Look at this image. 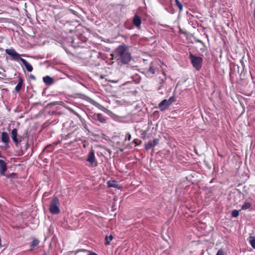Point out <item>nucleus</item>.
Segmentation results:
<instances>
[{"label": "nucleus", "instance_id": "23", "mask_svg": "<svg viewBox=\"0 0 255 255\" xmlns=\"http://www.w3.org/2000/svg\"><path fill=\"white\" fill-rule=\"evenodd\" d=\"M73 113L78 117V118L79 119V120L81 121L82 123H84V120L82 119L81 116L79 114L74 111H73Z\"/></svg>", "mask_w": 255, "mask_h": 255}, {"label": "nucleus", "instance_id": "6", "mask_svg": "<svg viewBox=\"0 0 255 255\" xmlns=\"http://www.w3.org/2000/svg\"><path fill=\"white\" fill-rule=\"evenodd\" d=\"M87 161L90 162L92 165H93L95 163L94 166L97 165V163H96L95 153L93 150H91V151L89 153Z\"/></svg>", "mask_w": 255, "mask_h": 255}, {"label": "nucleus", "instance_id": "2", "mask_svg": "<svg viewBox=\"0 0 255 255\" xmlns=\"http://www.w3.org/2000/svg\"><path fill=\"white\" fill-rule=\"evenodd\" d=\"M5 51L7 54L11 57L13 60L16 61H21L27 71L29 72L32 71L33 67L31 65L28 63L26 60L21 58L20 54L18 53L14 49H6Z\"/></svg>", "mask_w": 255, "mask_h": 255}, {"label": "nucleus", "instance_id": "21", "mask_svg": "<svg viewBox=\"0 0 255 255\" xmlns=\"http://www.w3.org/2000/svg\"><path fill=\"white\" fill-rule=\"evenodd\" d=\"M239 216V211L237 210H234L232 212V216L233 217H237Z\"/></svg>", "mask_w": 255, "mask_h": 255}, {"label": "nucleus", "instance_id": "32", "mask_svg": "<svg viewBox=\"0 0 255 255\" xmlns=\"http://www.w3.org/2000/svg\"><path fill=\"white\" fill-rule=\"evenodd\" d=\"M0 157H1L2 156L0 155Z\"/></svg>", "mask_w": 255, "mask_h": 255}, {"label": "nucleus", "instance_id": "33", "mask_svg": "<svg viewBox=\"0 0 255 255\" xmlns=\"http://www.w3.org/2000/svg\"><path fill=\"white\" fill-rule=\"evenodd\" d=\"M44 255H46V254H44Z\"/></svg>", "mask_w": 255, "mask_h": 255}, {"label": "nucleus", "instance_id": "31", "mask_svg": "<svg viewBox=\"0 0 255 255\" xmlns=\"http://www.w3.org/2000/svg\"><path fill=\"white\" fill-rule=\"evenodd\" d=\"M156 113L154 112V114H153V117H155L156 116Z\"/></svg>", "mask_w": 255, "mask_h": 255}, {"label": "nucleus", "instance_id": "16", "mask_svg": "<svg viewBox=\"0 0 255 255\" xmlns=\"http://www.w3.org/2000/svg\"><path fill=\"white\" fill-rule=\"evenodd\" d=\"M97 119L101 123H105L106 122L104 117L101 114H97L96 115Z\"/></svg>", "mask_w": 255, "mask_h": 255}, {"label": "nucleus", "instance_id": "9", "mask_svg": "<svg viewBox=\"0 0 255 255\" xmlns=\"http://www.w3.org/2000/svg\"><path fill=\"white\" fill-rule=\"evenodd\" d=\"M43 81L47 85H51L54 84V80L49 76H46L43 77Z\"/></svg>", "mask_w": 255, "mask_h": 255}, {"label": "nucleus", "instance_id": "24", "mask_svg": "<svg viewBox=\"0 0 255 255\" xmlns=\"http://www.w3.org/2000/svg\"><path fill=\"white\" fill-rule=\"evenodd\" d=\"M216 255H225V254L224 251L221 249L218 251Z\"/></svg>", "mask_w": 255, "mask_h": 255}, {"label": "nucleus", "instance_id": "4", "mask_svg": "<svg viewBox=\"0 0 255 255\" xmlns=\"http://www.w3.org/2000/svg\"><path fill=\"white\" fill-rule=\"evenodd\" d=\"M190 59L193 67L197 70H199L202 67L203 59L200 56H196L192 54H190Z\"/></svg>", "mask_w": 255, "mask_h": 255}, {"label": "nucleus", "instance_id": "20", "mask_svg": "<svg viewBox=\"0 0 255 255\" xmlns=\"http://www.w3.org/2000/svg\"><path fill=\"white\" fill-rule=\"evenodd\" d=\"M175 0L176 5L178 7V8L179 9V11L180 12L182 11L183 10V5H182V3L178 0Z\"/></svg>", "mask_w": 255, "mask_h": 255}, {"label": "nucleus", "instance_id": "13", "mask_svg": "<svg viewBox=\"0 0 255 255\" xmlns=\"http://www.w3.org/2000/svg\"><path fill=\"white\" fill-rule=\"evenodd\" d=\"M18 83L15 88V90L17 92H18L21 90L23 82L22 78L20 77H18Z\"/></svg>", "mask_w": 255, "mask_h": 255}, {"label": "nucleus", "instance_id": "22", "mask_svg": "<svg viewBox=\"0 0 255 255\" xmlns=\"http://www.w3.org/2000/svg\"><path fill=\"white\" fill-rule=\"evenodd\" d=\"M73 113L78 117V118L79 119V120L81 121L82 123H84V120L82 119L81 116L79 114L74 111H73Z\"/></svg>", "mask_w": 255, "mask_h": 255}, {"label": "nucleus", "instance_id": "5", "mask_svg": "<svg viewBox=\"0 0 255 255\" xmlns=\"http://www.w3.org/2000/svg\"><path fill=\"white\" fill-rule=\"evenodd\" d=\"M174 101V98L172 97H170L168 100H164L160 102V110L162 111L165 109L169 105H170Z\"/></svg>", "mask_w": 255, "mask_h": 255}, {"label": "nucleus", "instance_id": "19", "mask_svg": "<svg viewBox=\"0 0 255 255\" xmlns=\"http://www.w3.org/2000/svg\"><path fill=\"white\" fill-rule=\"evenodd\" d=\"M113 237L112 235L107 236L105 238V244L106 245H109L111 241L113 240Z\"/></svg>", "mask_w": 255, "mask_h": 255}, {"label": "nucleus", "instance_id": "30", "mask_svg": "<svg viewBox=\"0 0 255 255\" xmlns=\"http://www.w3.org/2000/svg\"><path fill=\"white\" fill-rule=\"evenodd\" d=\"M111 82L112 83H117V81H113H113H111Z\"/></svg>", "mask_w": 255, "mask_h": 255}, {"label": "nucleus", "instance_id": "29", "mask_svg": "<svg viewBox=\"0 0 255 255\" xmlns=\"http://www.w3.org/2000/svg\"><path fill=\"white\" fill-rule=\"evenodd\" d=\"M30 78L31 79H34V80L35 79V77L33 75H30Z\"/></svg>", "mask_w": 255, "mask_h": 255}, {"label": "nucleus", "instance_id": "27", "mask_svg": "<svg viewBox=\"0 0 255 255\" xmlns=\"http://www.w3.org/2000/svg\"><path fill=\"white\" fill-rule=\"evenodd\" d=\"M87 253H81L80 255H87Z\"/></svg>", "mask_w": 255, "mask_h": 255}, {"label": "nucleus", "instance_id": "7", "mask_svg": "<svg viewBox=\"0 0 255 255\" xmlns=\"http://www.w3.org/2000/svg\"><path fill=\"white\" fill-rule=\"evenodd\" d=\"M158 139H154L152 141H149L147 144H145V149L146 150H149L151 148H154V147L158 145Z\"/></svg>", "mask_w": 255, "mask_h": 255}, {"label": "nucleus", "instance_id": "3", "mask_svg": "<svg viewBox=\"0 0 255 255\" xmlns=\"http://www.w3.org/2000/svg\"><path fill=\"white\" fill-rule=\"evenodd\" d=\"M60 203L59 199L56 196H54L50 202L49 210L52 214H57L60 213Z\"/></svg>", "mask_w": 255, "mask_h": 255}, {"label": "nucleus", "instance_id": "17", "mask_svg": "<svg viewBox=\"0 0 255 255\" xmlns=\"http://www.w3.org/2000/svg\"><path fill=\"white\" fill-rule=\"evenodd\" d=\"M249 243L252 248L255 249V237L253 236H251L249 238Z\"/></svg>", "mask_w": 255, "mask_h": 255}, {"label": "nucleus", "instance_id": "15", "mask_svg": "<svg viewBox=\"0 0 255 255\" xmlns=\"http://www.w3.org/2000/svg\"><path fill=\"white\" fill-rule=\"evenodd\" d=\"M39 241L37 239H34L30 243V251H32L35 247L37 246L39 244Z\"/></svg>", "mask_w": 255, "mask_h": 255}, {"label": "nucleus", "instance_id": "10", "mask_svg": "<svg viewBox=\"0 0 255 255\" xmlns=\"http://www.w3.org/2000/svg\"><path fill=\"white\" fill-rule=\"evenodd\" d=\"M11 134L12 139L16 144L21 141L20 140L19 141L17 138V130L16 128L12 129Z\"/></svg>", "mask_w": 255, "mask_h": 255}, {"label": "nucleus", "instance_id": "1", "mask_svg": "<svg viewBox=\"0 0 255 255\" xmlns=\"http://www.w3.org/2000/svg\"><path fill=\"white\" fill-rule=\"evenodd\" d=\"M116 51L119 57L118 59L120 60L123 64H127L130 61L131 59V55L126 45H122L119 46L117 48Z\"/></svg>", "mask_w": 255, "mask_h": 255}, {"label": "nucleus", "instance_id": "12", "mask_svg": "<svg viewBox=\"0 0 255 255\" xmlns=\"http://www.w3.org/2000/svg\"><path fill=\"white\" fill-rule=\"evenodd\" d=\"M9 140V136L7 133L3 132L1 134V141L6 144H7Z\"/></svg>", "mask_w": 255, "mask_h": 255}, {"label": "nucleus", "instance_id": "8", "mask_svg": "<svg viewBox=\"0 0 255 255\" xmlns=\"http://www.w3.org/2000/svg\"><path fill=\"white\" fill-rule=\"evenodd\" d=\"M7 164L2 159H0V174L2 176H5V172L7 170Z\"/></svg>", "mask_w": 255, "mask_h": 255}, {"label": "nucleus", "instance_id": "11", "mask_svg": "<svg viewBox=\"0 0 255 255\" xmlns=\"http://www.w3.org/2000/svg\"><path fill=\"white\" fill-rule=\"evenodd\" d=\"M132 22L135 26L139 27L141 23L140 17L137 14H135L133 18Z\"/></svg>", "mask_w": 255, "mask_h": 255}, {"label": "nucleus", "instance_id": "18", "mask_svg": "<svg viewBox=\"0 0 255 255\" xmlns=\"http://www.w3.org/2000/svg\"><path fill=\"white\" fill-rule=\"evenodd\" d=\"M251 204L250 202H245L242 207V210H247L249 209L251 207Z\"/></svg>", "mask_w": 255, "mask_h": 255}, {"label": "nucleus", "instance_id": "14", "mask_svg": "<svg viewBox=\"0 0 255 255\" xmlns=\"http://www.w3.org/2000/svg\"><path fill=\"white\" fill-rule=\"evenodd\" d=\"M108 185L109 187H114L117 188H120V186L116 181H109L108 182Z\"/></svg>", "mask_w": 255, "mask_h": 255}, {"label": "nucleus", "instance_id": "25", "mask_svg": "<svg viewBox=\"0 0 255 255\" xmlns=\"http://www.w3.org/2000/svg\"><path fill=\"white\" fill-rule=\"evenodd\" d=\"M126 138L128 140H130L131 139V135L128 133L126 135Z\"/></svg>", "mask_w": 255, "mask_h": 255}, {"label": "nucleus", "instance_id": "28", "mask_svg": "<svg viewBox=\"0 0 255 255\" xmlns=\"http://www.w3.org/2000/svg\"><path fill=\"white\" fill-rule=\"evenodd\" d=\"M133 142L136 144V145H137L138 143H137V140L136 139H134L133 140Z\"/></svg>", "mask_w": 255, "mask_h": 255}, {"label": "nucleus", "instance_id": "26", "mask_svg": "<svg viewBox=\"0 0 255 255\" xmlns=\"http://www.w3.org/2000/svg\"><path fill=\"white\" fill-rule=\"evenodd\" d=\"M149 71H150L151 73H152V74H153V73H154V70H153V69H149Z\"/></svg>", "mask_w": 255, "mask_h": 255}]
</instances>
